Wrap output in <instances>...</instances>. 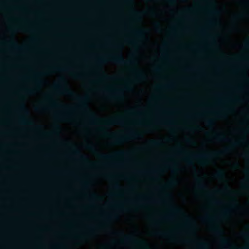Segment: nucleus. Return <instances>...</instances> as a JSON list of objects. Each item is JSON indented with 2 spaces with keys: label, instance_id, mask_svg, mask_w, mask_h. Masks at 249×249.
<instances>
[{
  "label": "nucleus",
  "instance_id": "f257e3e1",
  "mask_svg": "<svg viewBox=\"0 0 249 249\" xmlns=\"http://www.w3.org/2000/svg\"><path fill=\"white\" fill-rule=\"evenodd\" d=\"M53 88L62 94L71 97H75L79 102V107L83 109H87V102L89 97L87 95L82 97L76 96L75 94L68 87L65 78H60L58 82L54 85Z\"/></svg>",
  "mask_w": 249,
  "mask_h": 249
},
{
  "label": "nucleus",
  "instance_id": "f03ea898",
  "mask_svg": "<svg viewBox=\"0 0 249 249\" xmlns=\"http://www.w3.org/2000/svg\"><path fill=\"white\" fill-rule=\"evenodd\" d=\"M231 149V147L225 148L220 152H207L197 154H191L184 158L185 161L188 165H192L193 162L191 160L192 159L198 160L199 163L203 165H207L208 163V160L220 155L222 153H226Z\"/></svg>",
  "mask_w": 249,
  "mask_h": 249
},
{
  "label": "nucleus",
  "instance_id": "7ed1b4c3",
  "mask_svg": "<svg viewBox=\"0 0 249 249\" xmlns=\"http://www.w3.org/2000/svg\"><path fill=\"white\" fill-rule=\"evenodd\" d=\"M107 60L121 65H132L136 63V61L134 58H132L127 61L125 60L121 53L108 55L99 57L98 62L99 63H103L106 62Z\"/></svg>",
  "mask_w": 249,
  "mask_h": 249
},
{
  "label": "nucleus",
  "instance_id": "20e7f679",
  "mask_svg": "<svg viewBox=\"0 0 249 249\" xmlns=\"http://www.w3.org/2000/svg\"><path fill=\"white\" fill-rule=\"evenodd\" d=\"M129 152L124 151H119L114 153L112 155H106L103 154H98V157L104 160H110L116 157H124L127 156Z\"/></svg>",
  "mask_w": 249,
  "mask_h": 249
},
{
  "label": "nucleus",
  "instance_id": "39448f33",
  "mask_svg": "<svg viewBox=\"0 0 249 249\" xmlns=\"http://www.w3.org/2000/svg\"><path fill=\"white\" fill-rule=\"evenodd\" d=\"M140 133L137 131H131L127 136H119L114 137L115 144H120L124 141L131 138H138L140 136Z\"/></svg>",
  "mask_w": 249,
  "mask_h": 249
},
{
  "label": "nucleus",
  "instance_id": "423d86ee",
  "mask_svg": "<svg viewBox=\"0 0 249 249\" xmlns=\"http://www.w3.org/2000/svg\"><path fill=\"white\" fill-rule=\"evenodd\" d=\"M106 125H109L114 124H123L124 119L122 117H116L106 120L104 122Z\"/></svg>",
  "mask_w": 249,
  "mask_h": 249
},
{
  "label": "nucleus",
  "instance_id": "0eeeda50",
  "mask_svg": "<svg viewBox=\"0 0 249 249\" xmlns=\"http://www.w3.org/2000/svg\"><path fill=\"white\" fill-rule=\"evenodd\" d=\"M124 235V238L123 240V241L134 244H140L141 245H144L146 247L145 249H148L145 242L142 240H138L134 238V237L132 236H128L126 235Z\"/></svg>",
  "mask_w": 249,
  "mask_h": 249
},
{
  "label": "nucleus",
  "instance_id": "6e6552de",
  "mask_svg": "<svg viewBox=\"0 0 249 249\" xmlns=\"http://www.w3.org/2000/svg\"><path fill=\"white\" fill-rule=\"evenodd\" d=\"M6 44L8 45H9V46L14 48L16 49L22 50L24 49L23 47L18 46L17 44V43L13 40H8V41L6 42Z\"/></svg>",
  "mask_w": 249,
  "mask_h": 249
},
{
  "label": "nucleus",
  "instance_id": "1a4fd4ad",
  "mask_svg": "<svg viewBox=\"0 0 249 249\" xmlns=\"http://www.w3.org/2000/svg\"><path fill=\"white\" fill-rule=\"evenodd\" d=\"M214 139L216 141L220 142H224L227 141L228 139L223 134H217L214 136Z\"/></svg>",
  "mask_w": 249,
  "mask_h": 249
},
{
  "label": "nucleus",
  "instance_id": "9d476101",
  "mask_svg": "<svg viewBox=\"0 0 249 249\" xmlns=\"http://www.w3.org/2000/svg\"><path fill=\"white\" fill-rule=\"evenodd\" d=\"M71 150L72 152L74 155L79 156L81 160H85L86 159L85 157L83 155H81L80 151L75 147H72L71 148Z\"/></svg>",
  "mask_w": 249,
  "mask_h": 249
},
{
  "label": "nucleus",
  "instance_id": "9b49d317",
  "mask_svg": "<svg viewBox=\"0 0 249 249\" xmlns=\"http://www.w3.org/2000/svg\"><path fill=\"white\" fill-rule=\"evenodd\" d=\"M170 210L174 213L181 214L184 215V213H183L181 209L176 206H171V207H170Z\"/></svg>",
  "mask_w": 249,
  "mask_h": 249
},
{
  "label": "nucleus",
  "instance_id": "f8f14e48",
  "mask_svg": "<svg viewBox=\"0 0 249 249\" xmlns=\"http://www.w3.org/2000/svg\"><path fill=\"white\" fill-rule=\"evenodd\" d=\"M213 231L216 235L221 236L223 234V231L218 227H215L212 228Z\"/></svg>",
  "mask_w": 249,
  "mask_h": 249
},
{
  "label": "nucleus",
  "instance_id": "ddd939ff",
  "mask_svg": "<svg viewBox=\"0 0 249 249\" xmlns=\"http://www.w3.org/2000/svg\"><path fill=\"white\" fill-rule=\"evenodd\" d=\"M88 112H89V117L92 122L96 123L100 120L98 118L96 117L95 114L91 112L90 111H89Z\"/></svg>",
  "mask_w": 249,
  "mask_h": 249
},
{
  "label": "nucleus",
  "instance_id": "4468645a",
  "mask_svg": "<svg viewBox=\"0 0 249 249\" xmlns=\"http://www.w3.org/2000/svg\"><path fill=\"white\" fill-rule=\"evenodd\" d=\"M133 33L139 37H142L143 36L145 30L143 29H138L133 31Z\"/></svg>",
  "mask_w": 249,
  "mask_h": 249
},
{
  "label": "nucleus",
  "instance_id": "2eb2a0df",
  "mask_svg": "<svg viewBox=\"0 0 249 249\" xmlns=\"http://www.w3.org/2000/svg\"><path fill=\"white\" fill-rule=\"evenodd\" d=\"M52 105L53 106H56V107H61L63 108H64L65 109H67V110H68L70 111H72V109H73L72 108L70 107H68L67 106L63 105H61V104L60 105V104L57 103L55 102H54V101L52 102Z\"/></svg>",
  "mask_w": 249,
  "mask_h": 249
},
{
  "label": "nucleus",
  "instance_id": "dca6fc26",
  "mask_svg": "<svg viewBox=\"0 0 249 249\" xmlns=\"http://www.w3.org/2000/svg\"><path fill=\"white\" fill-rule=\"evenodd\" d=\"M161 144V142L159 141L152 140L149 142V144L151 146H160Z\"/></svg>",
  "mask_w": 249,
  "mask_h": 249
},
{
  "label": "nucleus",
  "instance_id": "f3484780",
  "mask_svg": "<svg viewBox=\"0 0 249 249\" xmlns=\"http://www.w3.org/2000/svg\"><path fill=\"white\" fill-rule=\"evenodd\" d=\"M196 180L200 188L204 189L205 188V186L203 183L202 179L201 178H200L198 177H196Z\"/></svg>",
  "mask_w": 249,
  "mask_h": 249
},
{
  "label": "nucleus",
  "instance_id": "a211bd4d",
  "mask_svg": "<svg viewBox=\"0 0 249 249\" xmlns=\"http://www.w3.org/2000/svg\"><path fill=\"white\" fill-rule=\"evenodd\" d=\"M197 246L199 249H206L209 248V245L206 242H199L197 243Z\"/></svg>",
  "mask_w": 249,
  "mask_h": 249
},
{
  "label": "nucleus",
  "instance_id": "6ab92c4d",
  "mask_svg": "<svg viewBox=\"0 0 249 249\" xmlns=\"http://www.w3.org/2000/svg\"><path fill=\"white\" fill-rule=\"evenodd\" d=\"M185 221L186 224L189 227L193 228L194 222L188 216H185Z\"/></svg>",
  "mask_w": 249,
  "mask_h": 249
},
{
  "label": "nucleus",
  "instance_id": "aec40b11",
  "mask_svg": "<svg viewBox=\"0 0 249 249\" xmlns=\"http://www.w3.org/2000/svg\"><path fill=\"white\" fill-rule=\"evenodd\" d=\"M224 172L222 170H218L215 174V177L217 178L221 179L224 177Z\"/></svg>",
  "mask_w": 249,
  "mask_h": 249
},
{
  "label": "nucleus",
  "instance_id": "412c9836",
  "mask_svg": "<svg viewBox=\"0 0 249 249\" xmlns=\"http://www.w3.org/2000/svg\"><path fill=\"white\" fill-rule=\"evenodd\" d=\"M122 90L119 89L115 90V94L111 95V96L116 97L118 98H121L123 97L122 94Z\"/></svg>",
  "mask_w": 249,
  "mask_h": 249
},
{
  "label": "nucleus",
  "instance_id": "4be33fe9",
  "mask_svg": "<svg viewBox=\"0 0 249 249\" xmlns=\"http://www.w3.org/2000/svg\"><path fill=\"white\" fill-rule=\"evenodd\" d=\"M142 13L138 11H134V16L135 18L138 20L140 21L142 19Z\"/></svg>",
  "mask_w": 249,
  "mask_h": 249
},
{
  "label": "nucleus",
  "instance_id": "5701e85b",
  "mask_svg": "<svg viewBox=\"0 0 249 249\" xmlns=\"http://www.w3.org/2000/svg\"><path fill=\"white\" fill-rule=\"evenodd\" d=\"M220 244L223 246H228L229 245V241L227 239L222 238L220 241Z\"/></svg>",
  "mask_w": 249,
  "mask_h": 249
},
{
  "label": "nucleus",
  "instance_id": "b1692460",
  "mask_svg": "<svg viewBox=\"0 0 249 249\" xmlns=\"http://www.w3.org/2000/svg\"><path fill=\"white\" fill-rule=\"evenodd\" d=\"M20 122L23 124H31V122L28 119H26L24 117H21L20 118Z\"/></svg>",
  "mask_w": 249,
  "mask_h": 249
},
{
  "label": "nucleus",
  "instance_id": "393cba45",
  "mask_svg": "<svg viewBox=\"0 0 249 249\" xmlns=\"http://www.w3.org/2000/svg\"><path fill=\"white\" fill-rule=\"evenodd\" d=\"M86 149L89 150L93 152H96V149L94 145L91 144H87L86 146Z\"/></svg>",
  "mask_w": 249,
  "mask_h": 249
},
{
  "label": "nucleus",
  "instance_id": "a878e982",
  "mask_svg": "<svg viewBox=\"0 0 249 249\" xmlns=\"http://www.w3.org/2000/svg\"><path fill=\"white\" fill-rule=\"evenodd\" d=\"M136 76L137 78L139 79H142L144 78V76L142 71H137L136 72Z\"/></svg>",
  "mask_w": 249,
  "mask_h": 249
},
{
  "label": "nucleus",
  "instance_id": "bb28decb",
  "mask_svg": "<svg viewBox=\"0 0 249 249\" xmlns=\"http://www.w3.org/2000/svg\"><path fill=\"white\" fill-rule=\"evenodd\" d=\"M90 198L94 199V200H97L100 198V196L95 193L91 194L90 195Z\"/></svg>",
  "mask_w": 249,
  "mask_h": 249
},
{
  "label": "nucleus",
  "instance_id": "cd10ccee",
  "mask_svg": "<svg viewBox=\"0 0 249 249\" xmlns=\"http://www.w3.org/2000/svg\"><path fill=\"white\" fill-rule=\"evenodd\" d=\"M229 210H230V209H229V208H226V209H223V210L222 212V215L223 216L227 215L230 213Z\"/></svg>",
  "mask_w": 249,
  "mask_h": 249
},
{
  "label": "nucleus",
  "instance_id": "c85d7f7f",
  "mask_svg": "<svg viewBox=\"0 0 249 249\" xmlns=\"http://www.w3.org/2000/svg\"><path fill=\"white\" fill-rule=\"evenodd\" d=\"M238 205L237 201L236 200H234L232 201L231 204H230L231 208L234 209Z\"/></svg>",
  "mask_w": 249,
  "mask_h": 249
},
{
  "label": "nucleus",
  "instance_id": "c756f323",
  "mask_svg": "<svg viewBox=\"0 0 249 249\" xmlns=\"http://www.w3.org/2000/svg\"><path fill=\"white\" fill-rule=\"evenodd\" d=\"M36 89V88H34V89H27L26 90V92L28 94H33L34 93Z\"/></svg>",
  "mask_w": 249,
  "mask_h": 249
},
{
  "label": "nucleus",
  "instance_id": "7c9ffc66",
  "mask_svg": "<svg viewBox=\"0 0 249 249\" xmlns=\"http://www.w3.org/2000/svg\"><path fill=\"white\" fill-rule=\"evenodd\" d=\"M207 124L208 126H212L214 124V121L213 119H208L206 120Z\"/></svg>",
  "mask_w": 249,
  "mask_h": 249
},
{
  "label": "nucleus",
  "instance_id": "2f4dec72",
  "mask_svg": "<svg viewBox=\"0 0 249 249\" xmlns=\"http://www.w3.org/2000/svg\"><path fill=\"white\" fill-rule=\"evenodd\" d=\"M176 150L178 153H181V154L184 153V150H183V149L182 148V147L180 146L178 147L176 149Z\"/></svg>",
  "mask_w": 249,
  "mask_h": 249
},
{
  "label": "nucleus",
  "instance_id": "473e14b6",
  "mask_svg": "<svg viewBox=\"0 0 249 249\" xmlns=\"http://www.w3.org/2000/svg\"><path fill=\"white\" fill-rule=\"evenodd\" d=\"M35 82H36V87H37L38 86H40L42 83L41 80H40V79H37V78H36V79Z\"/></svg>",
  "mask_w": 249,
  "mask_h": 249
},
{
  "label": "nucleus",
  "instance_id": "72a5a7b5",
  "mask_svg": "<svg viewBox=\"0 0 249 249\" xmlns=\"http://www.w3.org/2000/svg\"><path fill=\"white\" fill-rule=\"evenodd\" d=\"M205 219L207 221H209V222H212V221H213L214 220V217H211V216H207Z\"/></svg>",
  "mask_w": 249,
  "mask_h": 249
},
{
  "label": "nucleus",
  "instance_id": "f704fd0d",
  "mask_svg": "<svg viewBox=\"0 0 249 249\" xmlns=\"http://www.w3.org/2000/svg\"><path fill=\"white\" fill-rule=\"evenodd\" d=\"M56 117L57 118H58L59 119H61V120H65V119H66V116L64 115H60V114L57 115Z\"/></svg>",
  "mask_w": 249,
  "mask_h": 249
},
{
  "label": "nucleus",
  "instance_id": "c9c22d12",
  "mask_svg": "<svg viewBox=\"0 0 249 249\" xmlns=\"http://www.w3.org/2000/svg\"><path fill=\"white\" fill-rule=\"evenodd\" d=\"M157 234H160L163 236H169L170 235V233L169 232H158Z\"/></svg>",
  "mask_w": 249,
  "mask_h": 249
},
{
  "label": "nucleus",
  "instance_id": "e433bc0d",
  "mask_svg": "<svg viewBox=\"0 0 249 249\" xmlns=\"http://www.w3.org/2000/svg\"><path fill=\"white\" fill-rule=\"evenodd\" d=\"M19 107V108L20 109V110H24L25 111L26 109H25V106L24 104H21L19 105L18 106Z\"/></svg>",
  "mask_w": 249,
  "mask_h": 249
},
{
  "label": "nucleus",
  "instance_id": "4c0bfd02",
  "mask_svg": "<svg viewBox=\"0 0 249 249\" xmlns=\"http://www.w3.org/2000/svg\"><path fill=\"white\" fill-rule=\"evenodd\" d=\"M175 180V179L172 180V181H171L170 182H169V183L167 184V186H172V185L175 184L176 181Z\"/></svg>",
  "mask_w": 249,
  "mask_h": 249
},
{
  "label": "nucleus",
  "instance_id": "58836bf2",
  "mask_svg": "<svg viewBox=\"0 0 249 249\" xmlns=\"http://www.w3.org/2000/svg\"><path fill=\"white\" fill-rule=\"evenodd\" d=\"M114 188L116 190H119L120 189V185L118 183H115L114 185Z\"/></svg>",
  "mask_w": 249,
  "mask_h": 249
},
{
  "label": "nucleus",
  "instance_id": "ea45409f",
  "mask_svg": "<svg viewBox=\"0 0 249 249\" xmlns=\"http://www.w3.org/2000/svg\"><path fill=\"white\" fill-rule=\"evenodd\" d=\"M239 144V142L236 141V142H232L231 146H236L238 145Z\"/></svg>",
  "mask_w": 249,
  "mask_h": 249
},
{
  "label": "nucleus",
  "instance_id": "a19ab883",
  "mask_svg": "<svg viewBox=\"0 0 249 249\" xmlns=\"http://www.w3.org/2000/svg\"><path fill=\"white\" fill-rule=\"evenodd\" d=\"M242 236L246 238H248L249 237V232L248 233H242Z\"/></svg>",
  "mask_w": 249,
  "mask_h": 249
},
{
  "label": "nucleus",
  "instance_id": "79ce46f5",
  "mask_svg": "<svg viewBox=\"0 0 249 249\" xmlns=\"http://www.w3.org/2000/svg\"><path fill=\"white\" fill-rule=\"evenodd\" d=\"M103 78L104 79H111V77L108 76H107V75H104V76H103Z\"/></svg>",
  "mask_w": 249,
  "mask_h": 249
},
{
  "label": "nucleus",
  "instance_id": "37998d69",
  "mask_svg": "<svg viewBox=\"0 0 249 249\" xmlns=\"http://www.w3.org/2000/svg\"><path fill=\"white\" fill-rule=\"evenodd\" d=\"M225 190L226 191H228V192L231 193H235V192L234 191L229 190L228 189V188H227V187L226 188V189Z\"/></svg>",
  "mask_w": 249,
  "mask_h": 249
},
{
  "label": "nucleus",
  "instance_id": "c03bdc74",
  "mask_svg": "<svg viewBox=\"0 0 249 249\" xmlns=\"http://www.w3.org/2000/svg\"><path fill=\"white\" fill-rule=\"evenodd\" d=\"M210 12L212 13V14H217V11L215 9H213Z\"/></svg>",
  "mask_w": 249,
  "mask_h": 249
},
{
  "label": "nucleus",
  "instance_id": "a18cd8bd",
  "mask_svg": "<svg viewBox=\"0 0 249 249\" xmlns=\"http://www.w3.org/2000/svg\"><path fill=\"white\" fill-rule=\"evenodd\" d=\"M241 249H249V245H246L245 246H244L243 248H242Z\"/></svg>",
  "mask_w": 249,
  "mask_h": 249
},
{
  "label": "nucleus",
  "instance_id": "49530a36",
  "mask_svg": "<svg viewBox=\"0 0 249 249\" xmlns=\"http://www.w3.org/2000/svg\"><path fill=\"white\" fill-rule=\"evenodd\" d=\"M160 68L159 67H156L155 69V71H156V72H159L160 71Z\"/></svg>",
  "mask_w": 249,
  "mask_h": 249
},
{
  "label": "nucleus",
  "instance_id": "de8ad7c7",
  "mask_svg": "<svg viewBox=\"0 0 249 249\" xmlns=\"http://www.w3.org/2000/svg\"><path fill=\"white\" fill-rule=\"evenodd\" d=\"M223 192V190H216L215 191V192L216 193H221Z\"/></svg>",
  "mask_w": 249,
  "mask_h": 249
},
{
  "label": "nucleus",
  "instance_id": "09e8293b",
  "mask_svg": "<svg viewBox=\"0 0 249 249\" xmlns=\"http://www.w3.org/2000/svg\"><path fill=\"white\" fill-rule=\"evenodd\" d=\"M186 142L187 143H189L192 142V140H191V139H187L186 140Z\"/></svg>",
  "mask_w": 249,
  "mask_h": 249
},
{
  "label": "nucleus",
  "instance_id": "8fccbe9b",
  "mask_svg": "<svg viewBox=\"0 0 249 249\" xmlns=\"http://www.w3.org/2000/svg\"><path fill=\"white\" fill-rule=\"evenodd\" d=\"M127 41L131 44H135V42L131 40H128Z\"/></svg>",
  "mask_w": 249,
  "mask_h": 249
},
{
  "label": "nucleus",
  "instance_id": "3c124183",
  "mask_svg": "<svg viewBox=\"0 0 249 249\" xmlns=\"http://www.w3.org/2000/svg\"><path fill=\"white\" fill-rule=\"evenodd\" d=\"M125 89L127 90H130L131 89L130 87L128 85H126L125 87Z\"/></svg>",
  "mask_w": 249,
  "mask_h": 249
},
{
  "label": "nucleus",
  "instance_id": "603ef678",
  "mask_svg": "<svg viewBox=\"0 0 249 249\" xmlns=\"http://www.w3.org/2000/svg\"><path fill=\"white\" fill-rule=\"evenodd\" d=\"M18 29V28L17 27H14V28H11V31H16V30H17Z\"/></svg>",
  "mask_w": 249,
  "mask_h": 249
},
{
  "label": "nucleus",
  "instance_id": "864d4df0",
  "mask_svg": "<svg viewBox=\"0 0 249 249\" xmlns=\"http://www.w3.org/2000/svg\"><path fill=\"white\" fill-rule=\"evenodd\" d=\"M156 26V27L157 29H160V24L158 23H157L155 25Z\"/></svg>",
  "mask_w": 249,
  "mask_h": 249
},
{
  "label": "nucleus",
  "instance_id": "5fc2aeb1",
  "mask_svg": "<svg viewBox=\"0 0 249 249\" xmlns=\"http://www.w3.org/2000/svg\"><path fill=\"white\" fill-rule=\"evenodd\" d=\"M168 2L171 3H174L175 2V0H167Z\"/></svg>",
  "mask_w": 249,
  "mask_h": 249
},
{
  "label": "nucleus",
  "instance_id": "6e6d98bb",
  "mask_svg": "<svg viewBox=\"0 0 249 249\" xmlns=\"http://www.w3.org/2000/svg\"><path fill=\"white\" fill-rule=\"evenodd\" d=\"M54 68L55 70H64V69H63L61 68L54 67V68Z\"/></svg>",
  "mask_w": 249,
  "mask_h": 249
},
{
  "label": "nucleus",
  "instance_id": "4d7b16f0",
  "mask_svg": "<svg viewBox=\"0 0 249 249\" xmlns=\"http://www.w3.org/2000/svg\"><path fill=\"white\" fill-rule=\"evenodd\" d=\"M115 206H116L120 208H122V205L120 204H115Z\"/></svg>",
  "mask_w": 249,
  "mask_h": 249
},
{
  "label": "nucleus",
  "instance_id": "13d9d810",
  "mask_svg": "<svg viewBox=\"0 0 249 249\" xmlns=\"http://www.w3.org/2000/svg\"><path fill=\"white\" fill-rule=\"evenodd\" d=\"M173 171L174 172H175L177 171V169L176 168H175L174 167H172Z\"/></svg>",
  "mask_w": 249,
  "mask_h": 249
},
{
  "label": "nucleus",
  "instance_id": "bf43d9fd",
  "mask_svg": "<svg viewBox=\"0 0 249 249\" xmlns=\"http://www.w3.org/2000/svg\"><path fill=\"white\" fill-rule=\"evenodd\" d=\"M166 196V197H167V198H170V197H171V196H170V194H166V196Z\"/></svg>",
  "mask_w": 249,
  "mask_h": 249
},
{
  "label": "nucleus",
  "instance_id": "052dcab7",
  "mask_svg": "<svg viewBox=\"0 0 249 249\" xmlns=\"http://www.w3.org/2000/svg\"><path fill=\"white\" fill-rule=\"evenodd\" d=\"M43 107H36V110H39V109H43Z\"/></svg>",
  "mask_w": 249,
  "mask_h": 249
},
{
  "label": "nucleus",
  "instance_id": "680f3d73",
  "mask_svg": "<svg viewBox=\"0 0 249 249\" xmlns=\"http://www.w3.org/2000/svg\"><path fill=\"white\" fill-rule=\"evenodd\" d=\"M216 114L218 116H222V114L221 113H216Z\"/></svg>",
  "mask_w": 249,
  "mask_h": 249
},
{
  "label": "nucleus",
  "instance_id": "e2e57ef3",
  "mask_svg": "<svg viewBox=\"0 0 249 249\" xmlns=\"http://www.w3.org/2000/svg\"><path fill=\"white\" fill-rule=\"evenodd\" d=\"M126 1L127 2H132V0H126Z\"/></svg>",
  "mask_w": 249,
  "mask_h": 249
},
{
  "label": "nucleus",
  "instance_id": "0e129e2a",
  "mask_svg": "<svg viewBox=\"0 0 249 249\" xmlns=\"http://www.w3.org/2000/svg\"><path fill=\"white\" fill-rule=\"evenodd\" d=\"M213 203H219V201H213Z\"/></svg>",
  "mask_w": 249,
  "mask_h": 249
},
{
  "label": "nucleus",
  "instance_id": "69168bd1",
  "mask_svg": "<svg viewBox=\"0 0 249 249\" xmlns=\"http://www.w3.org/2000/svg\"><path fill=\"white\" fill-rule=\"evenodd\" d=\"M249 44L248 43H246L245 46H246V47H248L249 46Z\"/></svg>",
  "mask_w": 249,
  "mask_h": 249
},
{
  "label": "nucleus",
  "instance_id": "338daca9",
  "mask_svg": "<svg viewBox=\"0 0 249 249\" xmlns=\"http://www.w3.org/2000/svg\"><path fill=\"white\" fill-rule=\"evenodd\" d=\"M46 97H47V98L48 99H50V96H49V94H48V95H47Z\"/></svg>",
  "mask_w": 249,
  "mask_h": 249
},
{
  "label": "nucleus",
  "instance_id": "774afa93",
  "mask_svg": "<svg viewBox=\"0 0 249 249\" xmlns=\"http://www.w3.org/2000/svg\"><path fill=\"white\" fill-rule=\"evenodd\" d=\"M246 79L249 82V78L248 77H246Z\"/></svg>",
  "mask_w": 249,
  "mask_h": 249
}]
</instances>
